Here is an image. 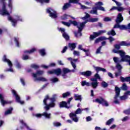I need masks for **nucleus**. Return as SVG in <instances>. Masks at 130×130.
I'll return each instance as SVG.
<instances>
[{"mask_svg":"<svg viewBox=\"0 0 130 130\" xmlns=\"http://www.w3.org/2000/svg\"><path fill=\"white\" fill-rule=\"evenodd\" d=\"M57 99V94H54L51 98H49V95H46L43 100V103L44 105H45L44 108L46 111L43 112L42 114H40V113H37V114H35V113H32V116H35V117L37 118H41L42 116H44V117H46L47 119H51V113H47V111L50 110V108H53L55 107L56 105L55 102H56Z\"/></svg>","mask_w":130,"mask_h":130,"instance_id":"obj_1","label":"nucleus"},{"mask_svg":"<svg viewBox=\"0 0 130 130\" xmlns=\"http://www.w3.org/2000/svg\"><path fill=\"white\" fill-rule=\"evenodd\" d=\"M121 46L128 47L130 46V43L127 44L126 42L122 41L121 42L119 45H114V47L116 50L114 49L113 52H114V53H119L121 57L120 61H127L129 63V65L130 66V55H126L125 52L120 50Z\"/></svg>","mask_w":130,"mask_h":130,"instance_id":"obj_2","label":"nucleus"},{"mask_svg":"<svg viewBox=\"0 0 130 130\" xmlns=\"http://www.w3.org/2000/svg\"><path fill=\"white\" fill-rule=\"evenodd\" d=\"M88 22V20H85V21H83V22H81L80 23V26H79L78 22L76 21V20H69V22H66L65 21H61V23L62 24H64V25H67V26H70L71 23L72 24H73L75 26H77V28H78V31L77 32L75 31L74 32V35L75 36L76 38H78L79 36L78 35L79 34L80 37H82V30L84 29V27L85 26L86 23Z\"/></svg>","mask_w":130,"mask_h":130,"instance_id":"obj_3","label":"nucleus"},{"mask_svg":"<svg viewBox=\"0 0 130 130\" xmlns=\"http://www.w3.org/2000/svg\"><path fill=\"white\" fill-rule=\"evenodd\" d=\"M1 3L3 4L2 15H9L8 20L12 22L13 26H16L18 21H22V18H21L20 16L18 15L16 16V19L13 18L12 16H10L9 12L6 9L7 3L6 0H1Z\"/></svg>","mask_w":130,"mask_h":130,"instance_id":"obj_4","label":"nucleus"},{"mask_svg":"<svg viewBox=\"0 0 130 130\" xmlns=\"http://www.w3.org/2000/svg\"><path fill=\"white\" fill-rule=\"evenodd\" d=\"M124 20L123 17L122 16V13H118L117 17L115 19L116 24L113 26L114 28H119L121 30H123L124 28H126L125 25H120V22H122Z\"/></svg>","mask_w":130,"mask_h":130,"instance_id":"obj_5","label":"nucleus"},{"mask_svg":"<svg viewBox=\"0 0 130 130\" xmlns=\"http://www.w3.org/2000/svg\"><path fill=\"white\" fill-rule=\"evenodd\" d=\"M94 70L96 71V73L94 74V78H90V81L92 82H98V80L102 81V79L101 78V76L98 73L100 71H102V72H106V69L101 68L100 67H94Z\"/></svg>","mask_w":130,"mask_h":130,"instance_id":"obj_6","label":"nucleus"},{"mask_svg":"<svg viewBox=\"0 0 130 130\" xmlns=\"http://www.w3.org/2000/svg\"><path fill=\"white\" fill-rule=\"evenodd\" d=\"M44 74V71H41V70H38L37 71L36 73H32V76L34 77V78H35L38 81H41L42 82H46L47 81L46 80V78H44V77H39L38 78V76H42Z\"/></svg>","mask_w":130,"mask_h":130,"instance_id":"obj_7","label":"nucleus"},{"mask_svg":"<svg viewBox=\"0 0 130 130\" xmlns=\"http://www.w3.org/2000/svg\"><path fill=\"white\" fill-rule=\"evenodd\" d=\"M82 111H83V109L78 108L75 113L72 112L70 113V117H71L75 122H78L79 121V118L77 117V114H81Z\"/></svg>","mask_w":130,"mask_h":130,"instance_id":"obj_8","label":"nucleus"},{"mask_svg":"<svg viewBox=\"0 0 130 130\" xmlns=\"http://www.w3.org/2000/svg\"><path fill=\"white\" fill-rule=\"evenodd\" d=\"M3 61L8 62V64L10 67V69H7L6 70V72H14V70H13V63L12 61L10 60V59H9L7 57L6 54H4L3 57Z\"/></svg>","mask_w":130,"mask_h":130,"instance_id":"obj_9","label":"nucleus"},{"mask_svg":"<svg viewBox=\"0 0 130 130\" xmlns=\"http://www.w3.org/2000/svg\"><path fill=\"white\" fill-rule=\"evenodd\" d=\"M46 12L47 13H49V16L52 18H57L58 17L57 11L52 8H47Z\"/></svg>","mask_w":130,"mask_h":130,"instance_id":"obj_10","label":"nucleus"},{"mask_svg":"<svg viewBox=\"0 0 130 130\" xmlns=\"http://www.w3.org/2000/svg\"><path fill=\"white\" fill-rule=\"evenodd\" d=\"M95 102L96 103H99L100 104H102L103 106H105L106 107H108L109 106V104L105 99L102 98V97H100V98H97L95 99Z\"/></svg>","mask_w":130,"mask_h":130,"instance_id":"obj_11","label":"nucleus"},{"mask_svg":"<svg viewBox=\"0 0 130 130\" xmlns=\"http://www.w3.org/2000/svg\"><path fill=\"white\" fill-rule=\"evenodd\" d=\"M105 32H106V30H99L98 32H93V35H90L89 39L90 41H93L94 39L97 38V37H99L100 35L104 34Z\"/></svg>","mask_w":130,"mask_h":130,"instance_id":"obj_12","label":"nucleus"},{"mask_svg":"<svg viewBox=\"0 0 130 130\" xmlns=\"http://www.w3.org/2000/svg\"><path fill=\"white\" fill-rule=\"evenodd\" d=\"M71 3H79V0H69V3H65L63 6L62 8L63 10H67L69 7H71Z\"/></svg>","mask_w":130,"mask_h":130,"instance_id":"obj_13","label":"nucleus"},{"mask_svg":"<svg viewBox=\"0 0 130 130\" xmlns=\"http://www.w3.org/2000/svg\"><path fill=\"white\" fill-rule=\"evenodd\" d=\"M12 93L13 94L14 96L15 97L16 101L17 103H19L23 105L24 104V101H21V98L19 95H18L17 92L15 90H12Z\"/></svg>","mask_w":130,"mask_h":130,"instance_id":"obj_14","label":"nucleus"},{"mask_svg":"<svg viewBox=\"0 0 130 130\" xmlns=\"http://www.w3.org/2000/svg\"><path fill=\"white\" fill-rule=\"evenodd\" d=\"M81 85L82 86H92L93 88H96L98 86V82H92L91 84L89 83L88 82H81Z\"/></svg>","mask_w":130,"mask_h":130,"instance_id":"obj_15","label":"nucleus"},{"mask_svg":"<svg viewBox=\"0 0 130 130\" xmlns=\"http://www.w3.org/2000/svg\"><path fill=\"white\" fill-rule=\"evenodd\" d=\"M62 72L63 74H62L61 76L63 79H67V78L68 77L67 74L71 72L70 70L68 68H63Z\"/></svg>","mask_w":130,"mask_h":130,"instance_id":"obj_16","label":"nucleus"},{"mask_svg":"<svg viewBox=\"0 0 130 130\" xmlns=\"http://www.w3.org/2000/svg\"><path fill=\"white\" fill-rule=\"evenodd\" d=\"M0 101L3 106H5L6 104H11L12 103V101H6L4 100V97L2 94H0Z\"/></svg>","mask_w":130,"mask_h":130,"instance_id":"obj_17","label":"nucleus"},{"mask_svg":"<svg viewBox=\"0 0 130 130\" xmlns=\"http://www.w3.org/2000/svg\"><path fill=\"white\" fill-rule=\"evenodd\" d=\"M95 5L96 6H98V8L99 10H102V11H105V9L104 7L102 6L103 5H104V4L103 2H102L101 1H99L98 2H96V3H95Z\"/></svg>","mask_w":130,"mask_h":130,"instance_id":"obj_18","label":"nucleus"},{"mask_svg":"<svg viewBox=\"0 0 130 130\" xmlns=\"http://www.w3.org/2000/svg\"><path fill=\"white\" fill-rule=\"evenodd\" d=\"M80 74L82 76H84L86 78H88V77H90V76H91L92 73L91 71H86L85 72H81Z\"/></svg>","mask_w":130,"mask_h":130,"instance_id":"obj_19","label":"nucleus"},{"mask_svg":"<svg viewBox=\"0 0 130 130\" xmlns=\"http://www.w3.org/2000/svg\"><path fill=\"white\" fill-rule=\"evenodd\" d=\"M59 107L60 108H62L65 107L68 109H69V108H71V106H68V103L65 101H62V102H60Z\"/></svg>","mask_w":130,"mask_h":130,"instance_id":"obj_20","label":"nucleus"},{"mask_svg":"<svg viewBox=\"0 0 130 130\" xmlns=\"http://www.w3.org/2000/svg\"><path fill=\"white\" fill-rule=\"evenodd\" d=\"M106 40H109L110 43H112V42L115 41V39L113 37H109V38H106L105 37H100V41H106Z\"/></svg>","mask_w":130,"mask_h":130,"instance_id":"obj_21","label":"nucleus"},{"mask_svg":"<svg viewBox=\"0 0 130 130\" xmlns=\"http://www.w3.org/2000/svg\"><path fill=\"white\" fill-rule=\"evenodd\" d=\"M121 90L120 88L117 86L115 87V95L114 96V99H117L118 97H119L120 93Z\"/></svg>","mask_w":130,"mask_h":130,"instance_id":"obj_22","label":"nucleus"},{"mask_svg":"<svg viewBox=\"0 0 130 130\" xmlns=\"http://www.w3.org/2000/svg\"><path fill=\"white\" fill-rule=\"evenodd\" d=\"M107 35L108 36H110V37H111V36H112L113 37L116 36V32L115 30H114V27L112 29L108 31Z\"/></svg>","mask_w":130,"mask_h":130,"instance_id":"obj_23","label":"nucleus"},{"mask_svg":"<svg viewBox=\"0 0 130 130\" xmlns=\"http://www.w3.org/2000/svg\"><path fill=\"white\" fill-rule=\"evenodd\" d=\"M120 79L121 82H130V77H125L124 78V77L121 76Z\"/></svg>","mask_w":130,"mask_h":130,"instance_id":"obj_24","label":"nucleus"},{"mask_svg":"<svg viewBox=\"0 0 130 130\" xmlns=\"http://www.w3.org/2000/svg\"><path fill=\"white\" fill-rule=\"evenodd\" d=\"M62 71L60 68H58L57 69H55L54 70V74L56 75V76H60L61 74Z\"/></svg>","mask_w":130,"mask_h":130,"instance_id":"obj_25","label":"nucleus"},{"mask_svg":"<svg viewBox=\"0 0 130 130\" xmlns=\"http://www.w3.org/2000/svg\"><path fill=\"white\" fill-rule=\"evenodd\" d=\"M20 122L21 124H22V125L24 126L26 128V129H27V130H32V129H31L30 128V127L28 126V125H27V124L26 123H25V122H24V121H23V120H20Z\"/></svg>","mask_w":130,"mask_h":130,"instance_id":"obj_26","label":"nucleus"},{"mask_svg":"<svg viewBox=\"0 0 130 130\" xmlns=\"http://www.w3.org/2000/svg\"><path fill=\"white\" fill-rule=\"evenodd\" d=\"M74 97L76 101L79 100L80 102L82 101V95H79V94H75Z\"/></svg>","mask_w":130,"mask_h":130,"instance_id":"obj_27","label":"nucleus"},{"mask_svg":"<svg viewBox=\"0 0 130 130\" xmlns=\"http://www.w3.org/2000/svg\"><path fill=\"white\" fill-rule=\"evenodd\" d=\"M69 47H70L71 50H74V49H75V48H76V45L75 43H73L72 44L69 43Z\"/></svg>","mask_w":130,"mask_h":130,"instance_id":"obj_28","label":"nucleus"},{"mask_svg":"<svg viewBox=\"0 0 130 130\" xmlns=\"http://www.w3.org/2000/svg\"><path fill=\"white\" fill-rule=\"evenodd\" d=\"M116 68L118 69V73H119V75H120V74L121 73L122 67H121V65L120 64L119 61L116 64Z\"/></svg>","mask_w":130,"mask_h":130,"instance_id":"obj_29","label":"nucleus"},{"mask_svg":"<svg viewBox=\"0 0 130 130\" xmlns=\"http://www.w3.org/2000/svg\"><path fill=\"white\" fill-rule=\"evenodd\" d=\"M53 125L55 127H59L60 126H61V123L55 121L54 122H53Z\"/></svg>","mask_w":130,"mask_h":130,"instance_id":"obj_30","label":"nucleus"},{"mask_svg":"<svg viewBox=\"0 0 130 130\" xmlns=\"http://www.w3.org/2000/svg\"><path fill=\"white\" fill-rule=\"evenodd\" d=\"M13 108H11L9 109H8L7 111H5V115H8V114H11L12 111H13Z\"/></svg>","mask_w":130,"mask_h":130,"instance_id":"obj_31","label":"nucleus"},{"mask_svg":"<svg viewBox=\"0 0 130 130\" xmlns=\"http://www.w3.org/2000/svg\"><path fill=\"white\" fill-rule=\"evenodd\" d=\"M71 95L70 92H66V93H63L62 94V97L63 98H67V97H69Z\"/></svg>","mask_w":130,"mask_h":130,"instance_id":"obj_32","label":"nucleus"},{"mask_svg":"<svg viewBox=\"0 0 130 130\" xmlns=\"http://www.w3.org/2000/svg\"><path fill=\"white\" fill-rule=\"evenodd\" d=\"M37 2H40V3H41L43 4V3H49L50 2V0H36Z\"/></svg>","mask_w":130,"mask_h":130,"instance_id":"obj_33","label":"nucleus"},{"mask_svg":"<svg viewBox=\"0 0 130 130\" xmlns=\"http://www.w3.org/2000/svg\"><path fill=\"white\" fill-rule=\"evenodd\" d=\"M62 37L64 38V39H65V40H66V41H69L70 37L66 32H65V31L64 34H62Z\"/></svg>","mask_w":130,"mask_h":130,"instance_id":"obj_34","label":"nucleus"},{"mask_svg":"<svg viewBox=\"0 0 130 130\" xmlns=\"http://www.w3.org/2000/svg\"><path fill=\"white\" fill-rule=\"evenodd\" d=\"M22 58L24 60H26L27 59H30V57H29V55H28V54H23V55L22 56Z\"/></svg>","mask_w":130,"mask_h":130,"instance_id":"obj_35","label":"nucleus"},{"mask_svg":"<svg viewBox=\"0 0 130 130\" xmlns=\"http://www.w3.org/2000/svg\"><path fill=\"white\" fill-rule=\"evenodd\" d=\"M19 38H14V42L16 43V46L18 47H20V44H19Z\"/></svg>","mask_w":130,"mask_h":130,"instance_id":"obj_36","label":"nucleus"},{"mask_svg":"<svg viewBox=\"0 0 130 130\" xmlns=\"http://www.w3.org/2000/svg\"><path fill=\"white\" fill-rule=\"evenodd\" d=\"M36 49H31L29 51H28V50H25V51L24 52V53H32V52H34V51H36Z\"/></svg>","mask_w":130,"mask_h":130,"instance_id":"obj_37","label":"nucleus"},{"mask_svg":"<svg viewBox=\"0 0 130 130\" xmlns=\"http://www.w3.org/2000/svg\"><path fill=\"white\" fill-rule=\"evenodd\" d=\"M48 85H49V83H46V84L44 85L43 86V87L41 88V89L39 90V91L38 92H37L36 93L38 94V93H39V92H40V91H41V90H43V89H45V88H46V87H47V86H48Z\"/></svg>","mask_w":130,"mask_h":130,"instance_id":"obj_38","label":"nucleus"},{"mask_svg":"<svg viewBox=\"0 0 130 130\" xmlns=\"http://www.w3.org/2000/svg\"><path fill=\"white\" fill-rule=\"evenodd\" d=\"M99 6H96V7H94L93 8V10H91L90 12H92L93 14H98V9Z\"/></svg>","mask_w":130,"mask_h":130,"instance_id":"obj_39","label":"nucleus"},{"mask_svg":"<svg viewBox=\"0 0 130 130\" xmlns=\"http://www.w3.org/2000/svg\"><path fill=\"white\" fill-rule=\"evenodd\" d=\"M113 121H114V118H111V119H109L108 120V121H107L106 125H110V124H111Z\"/></svg>","mask_w":130,"mask_h":130,"instance_id":"obj_40","label":"nucleus"},{"mask_svg":"<svg viewBox=\"0 0 130 130\" xmlns=\"http://www.w3.org/2000/svg\"><path fill=\"white\" fill-rule=\"evenodd\" d=\"M120 100L124 101L127 99L126 97V92H125L123 96H120Z\"/></svg>","mask_w":130,"mask_h":130,"instance_id":"obj_41","label":"nucleus"},{"mask_svg":"<svg viewBox=\"0 0 130 130\" xmlns=\"http://www.w3.org/2000/svg\"><path fill=\"white\" fill-rule=\"evenodd\" d=\"M121 89L123 91H126L128 89L127 86H126V84H123Z\"/></svg>","mask_w":130,"mask_h":130,"instance_id":"obj_42","label":"nucleus"},{"mask_svg":"<svg viewBox=\"0 0 130 130\" xmlns=\"http://www.w3.org/2000/svg\"><path fill=\"white\" fill-rule=\"evenodd\" d=\"M39 53H40V54H41V55H45V54H46L45 49H42V50H39Z\"/></svg>","mask_w":130,"mask_h":130,"instance_id":"obj_43","label":"nucleus"},{"mask_svg":"<svg viewBox=\"0 0 130 130\" xmlns=\"http://www.w3.org/2000/svg\"><path fill=\"white\" fill-rule=\"evenodd\" d=\"M30 67H31V68H32L35 69V70L39 68V66H38V64H36L35 63H32L31 64Z\"/></svg>","mask_w":130,"mask_h":130,"instance_id":"obj_44","label":"nucleus"},{"mask_svg":"<svg viewBox=\"0 0 130 130\" xmlns=\"http://www.w3.org/2000/svg\"><path fill=\"white\" fill-rule=\"evenodd\" d=\"M99 18L98 17H96L95 18H90L89 21L90 22H95L96 21H98Z\"/></svg>","mask_w":130,"mask_h":130,"instance_id":"obj_45","label":"nucleus"},{"mask_svg":"<svg viewBox=\"0 0 130 130\" xmlns=\"http://www.w3.org/2000/svg\"><path fill=\"white\" fill-rule=\"evenodd\" d=\"M102 86L103 87V88H107L108 87V84L106 83V82H102Z\"/></svg>","mask_w":130,"mask_h":130,"instance_id":"obj_46","label":"nucleus"},{"mask_svg":"<svg viewBox=\"0 0 130 130\" xmlns=\"http://www.w3.org/2000/svg\"><path fill=\"white\" fill-rule=\"evenodd\" d=\"M61 18L63 20H66V19H68V14H64L62 16H61Z\"/></svg>","mask_w":130,"mask_h":130,"instance_id":"obj_47","label":"nucleus"},{"mask_svg":"<svg viewBox=\"0 0 130 130\" xmlns=\"http://www.w3.org/2000/svg\"><path fill=\"white\" fill-rule=\"evenodd\" d=\"M123 112L125 114H126L127 115H130V109H127L126 110H124Z\"/></svg>","mask_w":130,"mask_h":130,"instance_id":"obj_48","label":"nucleus"},{"mask_svg":"<svg viewBox=\"0 0 130 130\" xmlns=\"http://www.w3.org/2000/svg\"><path fill=\"white\" fill-rule=\"evenodd\" d=\"M90 15L89 14V13H86V15L82 17V19H87V18H89L90 17Z\"/></svg>","mask_w":130,"mask_h":130,"instance_id":"obj_49","label":"nucleus"},{"mask_svg":"<svg viewBox=\"0 0 130 130\" xmlns=\"http://www.w3.org/2000/svg\"><path fill=\"white\" fill-rule=\"evenodd\" d=\"M8 6L9 7H10V8H13V4L12 3V0H9V4H8Z\"/></svg>","mask_w":130,"mask_h":130,"instance_id":"obj_50","label":"nucleus"},{"mask_svg":"<svg viewBox=\"0 0 130 130\" xmlns=\"http://www.w3.org/2000/svg\"><path fill=\"white\" fill-rule=\"evenodd\" d=\"M113 60L115 62H117V63H118L119 61V57H117L116 56H114Z\"/></svg>","mask_w":130,"mask_h":130,"instance_id":"obj_51","label":"nucleus"},{"mask_svg":"<svg viewBox=\"0 0 130 130\" xmlns=\"http://www.w3.org/2000/svg\"><path fill=\"white\" fill-rule=\"evenodd\" d=\"M117 10L118 11H123V10H124V8H123V7H122L121 5H120V6L117 7Z\"/></svg>","mask_w":130,"mask_h":130,"instance_id":"obj_52","label":"nucleus"},{"mask_svg":"<svg viewBox=\"0 0 130 130\" xmlns=\"http://www.w3.org/2000/svg\"><path fill=\"white\" fill-rule=\"evenodd\" d=\"M110 10V11H112L113 10H118V7L117 6H113Z\"/></svg>","mask_w":130,"mask_h":130,"instance_id":"obj_53","label":"nucleus"},{"mask_svg":"<svg viewBox=\"0 0 130 130\" xmlns=\"http://www.w3.org/2000/svg\"><path fill=\"white\" fill-rule=\"evenodd\" d=\"M83 51H85L86 55L87 56L89 55L90 54L89 50H85V49H84Z\"/></svg>","mask_w":130,"mask_h":130,"instance_id":"obj_54","label":"nucleus"},{"mask_svg":"<svg viewBox=\"0 0 130 130\" xmlns=\"http://www.w3.org/2000/svg\"><path fill=\"white\" fill-rule=\"evenodd\" d=\"M59 81V79L58 78H53L51 79V82H58Z\"/></svg>","mask_w":130,"mask_h":130,"instance_id":"obj_55","label":"nucleus"},{"mask_svg":"<svg viewBox=\"0 0 130 130\" xmlns=\"http://www.w3.org/2000/svg\"><path fill=\"white\" fill-rule=\"evenodd\" d=\"M112 19L110 17H105L104 21H111Z\"/></svg>","mask_w":130,"mask_h":130,"instance_id":"obj_56","label":"nucleus"},{"mask_svg":"<svg viewBox=\"0 0 130 130\" xmlns=\"http://www.w3.org/2000/svg\"><path fill=\"white\" fill-rule=\"evenodd\" d=\"M101 41V37L100 38H98V39H96L94 42V44H98V43H100Z\"/></svg>","mask_w":130,"mask_h":130,"instance_id":"obj_57","label":"nucleus"},{"mask_svg":"<svg viewBox=\"0 0 130 130\" xmlns=\"http://www.w3.org/2000/svg\"><path fill=\"white\" fill-rule=\"evenodd\" d=\"M92 120L91 116H88V117H86V121L88 122L89 121H91Z\"/></svg>","mask_w":130,"mask_h":130,"instance_id":"obj_58","label":"nucleus"},{"mask_svg":"<svg viewBox=\"0 0 130 130\" xmlns=\"http://www.w3.org/2000/svg\"><path fill=\"white\" fill-rule=\"evenodd\" d=\"M66 84L67 86H72L73 85V83L72 82H67Z\"/></svg>","mask_w":130,"mask_h":130,"instance_id":"obj_59","label":"nucleus"},{"mask_svg":"<svg viewBox=\"0 0 130 130\" xmlns=\"http://www.w3.org/2000/svg\"><path fill=\"white\" fill-rule=\"evenodd\" d=\"M67 49H68V47H67V46L64 47V48H63V50L61 51L62 53H64V52H66Z\"/></svg>","mask_w":130,"mask_h":130,"instance_id":"obj_60","label":"nucleus"},{"mask_svg":"<svg viewBox=\"0 0 130 130\" xmlns=\"http://www.w3.org/2000/svg\"><path fill=\"white\" fill-rule=\"evenodd\" d=\"M125 27L126 28H124V29H130V23H128L127 26H126V25H125Z\"/></svg>","mask_w":130,"mask_h":130,"instance_id":"obj_61","label":"nucleus"},{"mask_svg":"<svg viewBox=\"0 0 130 130\" xmlns=\"http://www.w3.org/2000/svg\"><path fill=\"white\" fill-rule=\"evenodd\" d=\"M73 54L77 55H80L79 52H78V51H74Z\"/></svg>","mask_w":130,"mask_h":130,"instance_id":"obj_62","label":"nucleus"},{"mask_svg":"<svg viewBox=\"0 0 130 130\" xmlns=\"http://www.w3.org/2000/svg\"><path fill=\"white\" fill-rule=\"evenodd\" d=\"M128 95H130V91H127L126 92V99H127Z\"/></svg>","mask_w":130,"mask_h":130,"instance_id":"obj_63","label":"nucleus"},{"mask_svg":"<svg viewBox=\"0 0 130 130\" xmlns=\"http://www.w3.org/2000/svg\"><path fill=\"white\" fill-rule=\"evenodd\" d=\"M101 48H102V47H99V48H98V49H97L96 50V53H100L101 50Z\"/></svg>","mask_w":130,"mask_h":130,"instance_id":"obj_64","label":"nucleus"}]
</instances>
